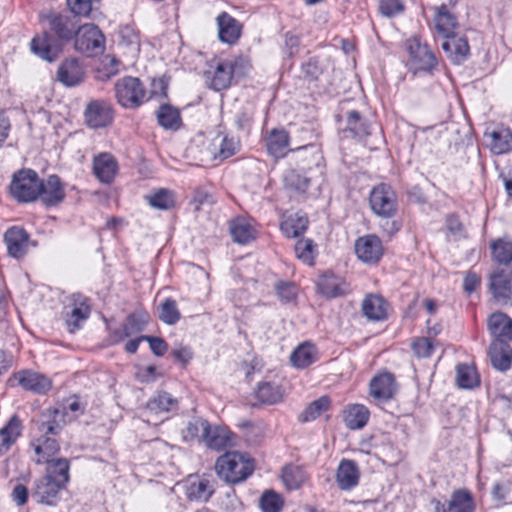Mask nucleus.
Here are the masks:
<instances>
[{
  "mask_svg": "<svg viewBox=\"0 0 512 512\" xmlns=\"http://www.w3.org/2000/svg\"><path fill=\"white\" fill-rule=\"evenodd\" d=\"M70 463L66 458H58L47 466L45 475L37 479L31 493L38 503L55 506L70 480Z\"/></svg>",
  "mask_w": 512,
  "mask_h": 512,
  "instance_id": "1",
  "label": "nucleus"
},
{
  "mask_svg": "<svg viewBox=\"0 0 512 512\" xmlns=\"http://www.w3.org/2000/svg\"><path fill=\"white\" fill-rule=\"evenodd\" d=\"M215 470L219 478L229 483L245 480L254 470L253 461L248 455L240 452H226L216 463Z\"/></svg>",
  "mask_w": 512,
  "mask_h": 512,
  "instance_id": "2",
  "label": "nucleus"
},
{
  "mask_svg": "<svg viewBox=\"0 0 512 512\" xmlns=\"http://www.w3.org/2000/svg\"><path fill=\"white\" fill-rule=\"evenodd\" d=\"M38 429L42 435L31 442L36 454L34 461L36 464L46 463L47 466H50L57 459L54 456L59 452L60 445L56 439L49 437V435H57L62 426L56 419H53L43 421Z\"/></svg>",
  "mask_w": 512,
  "mask_h": 512,
  "instance_id": "3",
  "label": "nucleus"
},
{
  "mask_svg": "<svg viewBox=\"0 0 512 512\" xmlns=\"http://www.w3.org/2000/svg\"><path fill=\"white\" fill-rule=\"evenodd\" d=\"M408 52L407 67L413 74L426 73L432 75L438 67V59L426 42L420 37L413 36L406 40Z\"/></svg>",
  "mask_w": 512,
  "mask_h": 512,
  "instance_id": "4",
  "label": "nucleus"
},
{
  "mask_svg": "<svg viewBox=\"0 0 512 512\" xmlns=\"http://www.w3.org/2000/svg\"><path fill=\"white\" fill-rule=\"evenodd\" d=\"M42 179L32 169H22L14 173L10 193L18 201L23 203L33 202L41 193Z\"/></svg>",
  "mask_w": 512,
  "mask_h": 512,
  "instance_id": "5",
  "label": "nucleus"
},
{
  "mask_svg": "<svg viewBox=\"0 0 512 512\" xmlns=\"http://www.w3.org/2000/svg\"><path fill=\"white\" fill-rule=\"evenodd\" d=\"M91 307L89 300L81 293H73L67 298L63 309V318L70 333L81 329L89 318Z\"/></svg>",
  "mask_w": 512,
  "mask_h": 512,
  "instance_id": "6",
  "label": "nucleus"
},
{
  "mask_svg": "<svg viewBox=\"0 0 512 512\" xmlns=\"http://www.w3.org/2000/svg\"><path fill=\"white\" fill-rule=\"evenodd\" d=\"M115 95L122 107L133 109L144 102L146 91L138 78L127 76L115 84Z\"/></svg>",
  "mask_w": 512,
  "mask_h": 512,
  "instance_id": "7",
  "label": "nucleus"
},
{
  "mask_svg": "<svg viewBox=\"0 0 512 512\" xmlns=\"http://www.w3.org/2000/svg\"><path fill=\"white\" fill-rule=\"evenodd\" d=\"M369 203L372 211L384 218L393 217L398 208L397 195L394 189L385 183H381L371 190Z\"/></svg>",
  "mask_w": 512,
  "mask_h": 512,
  "instance_id": "8",
  "label": "nucleus"
},
{
  "mask_svg": "<svg viewBox=\"0 0 512 512\" xmlns=\"http://www.w3.org/2000/svg\"><path fill=\"white\" fill-rule=\"evenodd\" d=\"M7 384L12 388L21 387L35 394H46L52 388V381L48 377L31 369L14 372L8 378Z\"/></svg>",
  "mask_w": 512,
  "mask_h": 512,
  "instance_id": "9",
  "label": "nucleus"
},
{
  "mask_svg": "<svg viewBox=\"0 0 512 512\" xmlns=\"http://www.w3.org/2000/svg\"><path fill=\"white\" fill-rule=\"evenodd\" d=\"M180 485L191 502H207L216 488L215 480L206 474L189 475Z\"/></svg>",
  "mask_w": 512,
  "mask_h": 512,
  "instance_id": "10",
  "label": "nucleus"
},
{
  "mask_svg": "<svg viewBox=\"0 0 512 512\" xmlns=\"http://www.w3.org/2000/svg\"><path fill=\"white\" fill-rule=\"evenodd\" d=\"M244 60L220 61L204 73L205 82L215 91L227 89L234 73L238 72V65L245 64Z\"/></svg>",
  "mask_w": 512,
  "mask_h": 512,
  "instance_id": "11",
  "label": "nucleus"
},
{
  "mask_svg": "<svg viewBox=\"0 0 512 512\" xmlns=\"http://www.w3.org/2000/svg\"><path fill=\"white\" fill-rule=\"evenodd\" d=\"M75 49L88 56L102 51L104 36L94 24H84L75 33Z\"/></svg>",
  "mask_w": 512,
  "mask_h": 512,
  "instance_id": "12",
  "label": "nucleus"
},
{
  "mask_svg": "<svg viewBox=\"0 0 512 512\" xmlns=\"http://www.w3.org/2000/svg\"><path fill=\"white\" fill-rule=\"evenodd\" d=\"M113 119V107L110 102L103 99L91 100L84 110V121L92 129L105 128Z\"/></svg>",
  "mask_w": 512,
  "mask_h": 512,
  "instance_id": "13",
  "label": "nucleus"
},
{
  "mask_svg": "<svg viewBox=\"0 0 512 512\" xmlns=\"http://www.w3.org/2000/svg\"><path fill=\"white\" fill-rule=\"evenodd\" d=\"M355 253L363 263L377 264L384 254L382 241L374 234L361 236L355 241Z\"/></svg>",
  "mask_w": 512,
  "mask_h": 512,
  "instance_id": "14",
  "label": "nucleus"
},
{
  "mask_svg": "<svg viewBox=\"0 0 512 512\" xmlns=\"http://www.w3.org/2000/svg\"><path fill=\"white\" fill-rule=\"evenodd\" d=\"M92 170L101 183L110 184L118 173V161L111 153L101 152L94 156Z\"/></svg>",
  "mask_w": 512,
  "mask_h": 512,
  "instance_id": "15",
  "label": "nucleus"
},
{
  "mask_svg": "<svg viewBox=\"0 0 512 512\" xmlns=\"http://www.w3.org/2000/svg\"><path fill=\"white\" fill-rule=\"evenodd\" d=\"M433 10V23L436 33L444 39L456 36L458 21L456 16L448 9V6L441 4L438 7H434Z\"/></svg>",
  "mask_w": 512,
  "mask_h": 512,
  "instance_id": "16",
  "label": "nucleus"
},
{
  "mask_svg": "<svg viewBox=\"0 0 512 512\" xmlns=\"http://www.w3.org/2000/svg\"><path fill=\"white\" fill-rule=\"evenodd\" d=\"M369 389L370 395L375 400L386 402L392 399L396 394V380L392 373H380L371 379Z\"/></svg>",
  "mask_w": 512,
  "mask_h": 512,
  "instance_id": "17",
  "label": "nucleus"
},
{
  "mask_svg": "<svg viewBox=\"0 0 512 512\" xmlns=\"http://www.w3.org/2000/svg\"><path fill=\"white\" fill-rule=\"evenodd\" d=\"M85 77L83 64L76 58H69L61 62L57 70V80L65 87L79 85Z\"/></svg>",
  "mask_w": 512,
  "mask_h": 512,
  "instance_id": "18",
  "label": "nucleus"
},
{
  "mask_svg": "<svg viewBox=\"0 0 512 512\" xmlns=\"http://www.w3.org/2000/svg\"><path fill=\"white\" fill-rule=\"evenodd\" d=\"M8 254L13 258H22L30 245L29 234L21 227L13 226L4 234Z\"/></svg>",
  "mask_w": 512,
  "mask_h": 512,
  "instance_id": "19",
  "label": "nucleus"
},
{
  "mask_svg": "<svg viewBox=\"0 0 512 512\" xmlns=\"http://www.w3.org/2000/svg\"><path fill=\"white\" fill-rule=\"evenodd\" d=\"M362 313L370 321L379 322L388 318L389 303L379 294H368L362 301Z\"/></svg>",
  "mask_w": 512,
  "mask_h": 512,
  "instance_id": "20",
  "label": "nucleus"
},
{
  "mask_svg": "<svg viewBox=\"0 0 512 512\" xmlns=\"http://www.w3.org/2000/svg\"><path fill=\"white\" fill-rule=\"evenodd\" d=\"M490 290L495 301L501 305L510 302L511 299V279L510 274L504 269L494 271L490 276Z\"/></svg>",
  "mask_w": 512,
  "mask_h": 512,
  "instance_id": "21",
  "label": "nucleus"
},
{
  "mask_svg": "<svg viewBox=\"0 0 512 512\" xmlns=\"http://www.w3.org/2000/svg\"><path fill=\"white\" fill-rule=\"evenodd\" d=\"M488 330L492 342H510L512 340V319L502 312H495L488 318Z\"/></svg>",
  "mask_w": 512,
  "mask_h": 512,
  "instance_id": "22",
  "label": "nucleus"
},
{
  "mask_svg": "<svg viewBox=\"0 0 512 512\" xmlns=\"http://www.w3.org/2000/svg\"><path fill=\"white\" fill-rule=\"evenodd\" d=\"M360 479V471L357 463L350 459H342L336 472L338 487L344 491L355 488Z\"/></svg>",
  "mask_w": 512,
  "mask_h": 512,
  "instance_id": "23",
  "label": "nucleus"
},
{
  "mask_svg": "<svg viewBox=\"0 0 512 512\" xmlns=\"http://www.w3.org/2000/svg\"><path fill=\"white\" fill-rule=\"evenodd\" d=\"M218 35L223 43L234 44L241 36L242 25L227 12H222L217 16Z\"/></svg>",
  "mask_w": 512,
  "mask_h": 512,
  "instance_id": "24",
  "label": "nucleus"
},
{
  "mask_svg": "<svg viewBox=\"0 0 512 512\" xmlns=\"http://www.w3.org/2000/svg\"><path fill=\"white\" fill-rule=\"evenodd\" d=\"M39 197L46 206H55L64 200L65 190L57 175H50L46 181L42 180Z\"/></svg>",
  "mask_w": 512,
  "mask_h": 512,
  "instance_id": "25",
  "label": "nucleus"
},
{
  "mask_svg": "<svg viewBox=\"0 0 512 512\" xmlns=\"http://www.w3.org/2000/svg\"><path fill=\"white\" fill-rule=\"evenodd\" d=\"M485 137L493 154L500 155L512 150V131L507 127H497L486 132Z\"/></svg>",
  "mask_w": 512,
  "mask_h": 512,
  "instance_id": "26",
  "label": "nucleus"
},
{
  "mask_svg": "<svg viewBox=\"0 0 512 512\" xmlns=\"http://www.w3.org/2000/svg\"><path fill=\"white\" fill-rule=\"evenodd\" d=\"M265 142L268 153L275 158H282L290 151L289 134L284 128H273Z\"/></svg>",
  "mask_w": 512,
  "mask_h": 512,
  "instance_id": "27",
  "label": "nucleus"
},
{
  "mask_svg": "<svg viewBox=\"0 0 512 512\" xmlns=\"http://www.w3.org/2000/svg\"><path fill=\"white\" fill-rule=\"evenodd\" d=\"M229 230L233 241L239 244H247L256 237L253 221L246 217H236L231 220Z\"/></svg>",
  "mask_w": 512,
  "mask_h": 512,
  "instance_id": "28",
  "label": "nucleus"
},
{
  "mask_svg": "<svg viewBox=\"0 0 512 512\" xmlns=\"http://www.w3.org/2000/svg\"><path fill=\"white\" fill-rule=\"evenodd\" d=\"M488 353L491 364L495 369L501 372L510 369L512 364V348L509 342H492Z\"/></svg>",
  "mask_w": 512,
  "mask_h": 512,
  "instance_id": "29",
  "label": "nucleus"
},
{
  "mask_svg": "<svg viewBox=\"0 0 512 512\" xmlns=\"http://www.w3.org/2000/svg\"><path fill=\"white\" fill-rule=\"evenodd\" d=\"M441 47L447 57L457 65L463 63L469 56V44L464 37L453 36V38L445 39Z\"/></svg>",
  "mask_w": 512,
  "mask_h": 512,
  "instance_id": "30",
  "label": "nucleus"
},
{
  "mask_svg": "<svg viewBox=\"0 0 512 512\" xmlns=\"http://www.w3.org/2000/svg\"><path fill=\"white\" fill-rule=\"evenodd\" d=\"M317 358V348L310 342L300 344L290 355L291 364L299 369L307 368L313 364Z\"/></svg>",
  "mask_w": 512,
  "mask_h": 512,
  "instance_id": "31",
  "label": "nucleus"
},
{
  "mask_svg": "<svg viewBox=\"0 0 512 512\" xmlns=\"http://www.w3.org/2000/svg\"><path fill=\"white\" fill-rule=\"evenodd\" d=\"M232 433L220 426L209 425V432L205 435L202 442L213 450H223L232 445Z\"/></svg>",
  "mask_w": 512,
  "mask_h": 512,
  "instance_id": "32",
  "label": "nucleus"
},
{
  "mask_svg": "<svg viewBox=\"0 0 512 512\" xmlns=\"http://www.w3.org/2000/svg\"><path fill=\"white\" fill-rule=\"evenodd\" d=\"M369 410L362 404L349 405L344 410V422L345 425L351 429L363 428L369 420Z\"/></svg>",
  "mask_w": 512,
  "mask_h": 512,
  "instance_id": "33",
  "label": "nucleus"
},
{
  "mask_svg": "<svg viewBox=\"0 0 512 512\" xmlns=\"http://www.w3.org/2000/svg\"><path fill=\"white\" fill-rule=\"evenodd\" d=\"M321 294L329 298L344 295L346 292L345 282L332 273L323 274L317 282Z\"/></svg>",
  "mask_w": 512,
  "mask_h": 512,
  "instance_id": "34",
  "label": "nucleus"
},
{
  "mask_svg": "<svg viewBox=\"0 0 512 512\" xmlns=\"http://www.w3.org/2000/svg\"><path fill=\"white\" fill-rule=\"evenodd\" d=\"M308 226V219L300 212L287 216L280 224L281 232L288 238H296L303 234Z\"/></svg>",
  "mask_w": 512,
  "mask_h": 512,
  "instance_id": "35",
  "label": "nucleus"
},
{
  "mask_svg": "<svg viewBox=\"0 0 512 512\" xmlns=\"http://www.w3.org/2000/svg\"><path fill=\"white\" fill-rule=\"evenodd\" d=\"M21 429V421L18 416H12L7 424L0 429V453H5L10 449L21 435Z\"/></svg>",
  "mask_w": 512,
  "mask_h": 512,
  "instance_id": "36",
  "label": "nucleus"
},
{
  "mask_svg": "<svg viewBox=\"0 0 512 512\" xmlns=\"http://www.w3.org/2000/svg\"><path fill=\"white\" fill-rule=\"evenodd\" d=\"M52 38L44 33L31 40V51L43 60L52 62L57 57V49L52 46Z\"/></svg>",
  "mask_w": 512,
  "mask_h": 512,
  "instance_id": "37",
  "label": "nucleus"
},
{
  "mask_svg": "<svg viewBox=\"0 0 512 512\" xmlns=\"http://www.w3.org/2000/svg\"><path fill=\"white\" fill-rule=\"evenodd\" d=\"M47 21L49 28L60 39L69 40L73 37L75 26L68 17L51 13L47 16Z\"/></svg>",
  "mask_w": 512,
  "mask_h": 512,
  "instance_id": "38",
  "label": "nucleus"
},
{
  "mask_svg": "<svg viewBox=\"0 0 512 512\" xmlns=\"http://www.w3.org/2000/svg\"><path fill=\"white\" fill-rule=\"evenodd\" d=\"M255 395L261 403L273 405L282 401L284 391L282 387L276 383L262 382L258 384Z\"/></svg>",
  "mask_w": 512,
  "mask_h": 512,
  "instance_id": "39",
  "label": "nucleus"
},
{
  "mask_svg": "<svg viewBox=\"0 0 512 512\" xmlns=\"http://www.w3.org/2000/svg\"><path fill=\"white\" fill-rule=\"evenodd\" d=\"M209 422L201 417H193L188 421L186 427L182 430L184 441L202 442L205 435L209 432Z\"/></svg>",
  "mask_w": 512,
  "mask_h": 512,
  "instance_id": "40",
  "label": "nucleus"
},
{
  "mask_svg": "<svg viewBox=\"0 0 512 512\" xmlns=\"http://www.w3.org/2000/svg\"><path fill=\"white\" fill-rule=\"evenodd\" d=\"M450 512H474L475 503L472 494L466 489H459L452 493L449 501Z\"/></svg>",
  "mask_w": 512,
  "mask_h": 512,
  "instance_id": "41",
  "label": "nucleus"
},
{
  "mask_svg": "<svg viewBox=\"0 0 512 512\" xmlns=\"http://www.w3.org/2000/svg\"><path fill=\"white\" fill-rule=\"evenodd\" d=\"M491 254L494 261L502 265L512 262V240L498 238L490 244Z\"/></svg>",
  "mask_w": 512,
  "mask_h": 512,
  "instance_id": "42",
  "label": "nucleus"
},
{
  "mask_svg": "<svg viewBox=\"0 0 512 512\" xmlns=\"http://www.w3.org/2000/svg\"><path fill=\"white\" fill-rule=\"evenodd\" d=\"M346 123L344 132L351 133L353 137H364L370 134L369 123L356 110L347 113Z\"/></svg>",
  "mask_w": 512,
  "mask_h": 512,
  "instance_id": "43",
  "label": "nucleus"
},
{
  "mask_svg": "<svg viewBox=\"0 0 512 512\" xmlns=\"http://www.w3.org/2000/svg\"><path fill=\"white\" fill-rule=\"evenodd\" d=\"M306 478V472L301 466L286 465L282 469V481L289 490L298 489Z\"/></svg>",
  "mask_w": 512,
  "mask_h": 512,
  "instance_id": "44",
  "label": "nucleus"
},
{
  "mask_svg": "<svg viewBox=\"0 0 512 512\" xmlns=\"http://www.w3.org/2000/svg\"><path fill=\"white\" fill-rule=\"evenodd\" d=\"M158 123L165 129L176 130L180 127L181 117L178 109L169 104L160 106L157 112Z\"/></svg>",
  "mask_w": 512,
  "mask_h": 512,
  "instance_id": "45",
  "label": "nucleus"
},
{
  "mask_svg": "<svg viewBox=\"0 0 512 512\" xmlns=\"http://www.w3.org/2000/svg\"><path fill=\"white\" fill-rule=\"evenodd\" d=\"M158 318L167 325H175L181 319L177 302L173 298L168 297L160 303Z\"/></svg>",
  "mask_w": 512,
  "mask_h": 512,
  "instance_id": "46",
  "label": "nucleus"
},
{
  "mask_svg": "<svg viewBox=\"0 0 512 512\" xmlns=\"http://www.w3.org/2000/svg\"><path fill=\"white\" fill-rule=\"evenodd\" d=\"M330 399L327 396H322L317 400L311 402L306 409L301 412L298 419L302 423L310 422L318 418L330 406Z\"/></svg>",
  "mask_w": 512,
  "mask_h": 512,
  "instance_id": "47",
  "label": "nucleus"
},
{
  "mask_svg": "<svg viewBox=\"0 0 512 512\" xmlns=\"http://www.w3.org/2000/svg\"><path fill=\"white\" fill-rule=\"evenodd\" d=\"M147 324V316L139 313H131L122 324V333L118 340L130 337L133 334L141 332Z\"/></svg>",
  "mask_w": 512,
  "mask_h": 512,
  "instance_id": "48",
  "label": "nucleus"
},
{
  "mask_svg": "<svg viewBox=\"0 0 512 512\" xmlns=\"http://www.w3.org/2000/svg\"><path fill=\"white\" fill-rule=\"evenodd\" d=\"M241 148L240 140L233 136H222L215 151L214 158L225 160L239 152Z\"/></svg>",
  "mask_w": 512,
  "mask_h": 512,
  "instance_id": "49",
  "label": "nucleus"
},
{
  "mask_svg": "<svg viewBox=\"0 0 512 512\" xmlns=\"http://www.w3.org/2000/svg\"><path fill=\"white\" fill-rule=\"evenodd\" d=\"M177 406V399L167 392L158 393L147 403L148 409L153 412H168L176 409Z\"/></svg>",
  "mask_w": 512,
  "mask_h": 512,
  "instance_id": "50",
  "label": "nucleus"
},
{
  "mask_svg": "<svg viewBox=\"0 0 512 512\" xmlns=\"http://www.w3.org/2000/svg\"><path fill=\"white\" fill-rule=\"evenodd\" d=\"M456 382L460 388L471 389L478 385L476 370L467 364H459L456 371Z\"/></svg>",
  "mask_w": 512,
  "mask_h": 512,
  "instance_id": "51",
  "label": "nucleus"
},
{
  "mask_svg": "<svg viewBox=\"0 0 512 512\" xmlns=\"http://www.w3.org/2000/svg\"><path fill=\"white\" fill-rule=\"evenodd\" d=\"M275 293L280 302L286 304L296 300L298 287L294 282L277 280L274 284Z\"/></svg>",
  "mask_w": 512,
  "mask_h": 512,
  "instance_id": "52",
  "label": "nucleus"
},
{
  "mask_svg": "<svg viewBox=\"0 0 512 512\" xmlns=\"http://www.w3.org/2000/svg\"><path fill=\"white\" fill-rule=\"evenodd\" d=\"M283 503L282 497L273 490L265 491L259 500L262 512H280Z\"/></svg>",
  "mask_w": 512,
  "mask_h": 512,
  "instance_id": "53",
  "label": "nucleus"
},
{
  "mask_svg": "<svg viewBox=\"0 0 512 512\" xmlns=\"http://www.w3.org/2000/svg\"><path fill=\"white\" fill-rule=\"evenodd\" d=\"M436 342L430 337L415 338L411 343V349L418 358H429L435 349Z\"/></svg>",
  "mask_w": 512,
  "mask_h": 512,
  "instance_id": "54",
  "label": "nucleus"
},
{
  "mask_svg": "<svg viewBox=\"0 0 512 512\" xmlns=\"http://www.w3.org/2000/svg\"><path fill=\"white\" fill-rule=\"evenodd\" d=\"M314 247L311 239H300L295 244V254L303 263L312 265L315 256Z\"/></svg>",
  "mask_w": 512,
  "mask_h": 512,
  "instance_id": "55",
  "label": "nucleus"
},
{
  "mask_svg": "<svg viewBox=\"0 0 512 512\" xmlns=\"http://www.w3.org/2000/svg\"><path fill=\"white\" fill-rule=\"evenodd\" d=\"M149 204L152 207L166 210L174 205V199L168 190L161 189L149 197Z\"/></svg>",
  "mask_w": 512,
  "mask_h": 512,
  "instance_id": "56",
  "label": "nucleus"
},
{
  "mask_svg": "<svg viewBox=\"0 0 512 512\" xmlns=\"http://www.w3.org/2000/svg\"><path fill=\"white\" fill-rule=\"evenodd\" d=\"M285 182L287 186L305 192L310 185V178L296 171H290L285 176Z\"/></svg>",
  "mask_w": 512,
  "mask_h": 512,
  "instance_id": "57",
  "label": "nucleus"
},
{
  "mask_svg": "<svg viewBox=\"0 0 512 512\" xmlns=\"http://www.w3.org/2000/svg\"><path fill=\"white\" fill-rule=\"evenodd\" d=\"M405 5L401 0H379L380 13L385 17H395L401 14Z\"/></svg>",
  "mask_w": 512,
  "mask_h": 512,
  "instance_id": "58",
  "label": "nucleus"
},
{
  "mask_svg": "<svg viewBox=\"0 0 512 512\" xmlns=\"http://www.w3.org/2000/svg\"><path fill=\"white\" fill-rule=\"evenodd\" d=\"M253 108L251 106H243L235 114V124L238 130H249L253 122Z\"/></svg>",
  "mask_w": 512,
  "mask_h": 512,
  "instance_id": "59",
  "label": "nucleus"
},
{
  "mask_svg": "<svg viewBox=\"0 0 512 512\" xmlns=\"http://www.w3.org/2000/svg\"><path fill=\"white\" fill-rule=\"evenodd\" d=\"M94 0H67L71 12L78 16H88Z\"/></svg>",
  "mask_w": 512,
  "mask_h": 512,
  "instance_id": "60",
  "label": "nucleus"
},
{
  "mask_svg": "<svg viewBox=\"0 0 512 512\" xmlns=\"http://www.w3.org/2000/svg\"><path fill=\"white\" fill-rule=\"evenodd\" d=\"M142 339L149 342L150 349L156 356H163L168 350V345L162 338L142 336Z\"/></svg>",
  "mask_w": 512,
  "mask_h": 512,
  "instance_id": "61",
  "label": "nucleus"
},
{
  "mask_svg": "<svg viewBox=\"0 0 512 512\" xmlns=\"http://www.w3.org/2000/svg\"><path fill=\"white\" fill-rule=\"evenodd\" d=\"M512 490V482L495 483L492 490L493 498L497 501H505Z\"/></svg>",
  "mask_w": 512,
  "mask_h": 512,
  "instance_id": "62",
  "label": "nucleus"
},
{
  "mask_svg": "<svg viewBox=\"0 0 512 512\" xmlns=\"http://www.w3.org/2000/svg\"><path fill=\"white\" fill-rule=\"evenodd\" d=\"M28 490L23 484H17L12 491V499L18 505L22 506L27 502Z\"/></svg>",
  "mask_w": 512,
  "mask_h": 512,
  "instance_id": "63",
  "label": "nucleus"
},
{
  "mask_svg": "<svg viewBox=\"0 0 512 512\" xmlns=\"http://www.w3.org/2000/svg\"><path fill=\"white\" fill-rule=\"evenodd\" d=\"M302 73L310 80L317 79L320 74V68L316 61L309 60L302 65Z\"/></svg>",
  "mask_w": 512,
  "mask_h": 512,
  "instance_id": "64",
  "label": "nucleus"
}]
</instances>
